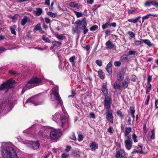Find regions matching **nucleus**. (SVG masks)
<instances>
[{"instance_id": "f257e3e1", "label": "nucleus", "mask_w": 158, "mask_h": 158, "mask_svg": "<svg viewBox=\"0 0 158 158\" xmlns=\"http://www.w3.org/2000/svg\"><path fill=\"white\" fill-rule=\"evenodd\" d=\"M58 88L57 86H55L53 89L52 93L51 94V99L53 101H56L55 107L57 108L58 107L62 105V101L58 93Z\"/></svg>"}, {"instance_id": "f03ea898", "label": "nucleus", "mask_w": 158, "mask_h": 158, "mask_svg": "<svg viewBox=\"0 0 158 158\" xmlns=\"http://www.w3.org/2000/svg\"><path fill=\"white\" fill-rule=\"evenodd\" d=\"M42 80L40 78L36 77L32 78L25 85L23 90H25L38 85L40 84Z\"/></svg>"}, {"instance_id": "7ed1b4c3", "label": "nucleus", "mask_w": 158, "mask_h": 158, "mask_svg": "<svg viewBox=\"0 0 158 158\" xmlns=\"http://www.w3.org/2000/svg\"><path fill=\"white\" fill-rule=\"evenodd\" d=\"M5 158H18L15 149L12 147L7 146L3 152Z\"/></svg>"}, {"instance_id": "20e7f679", "label": "nucleus", "mask_w": 158, "mask_h": 158, "mask_svg": "<svg viewBox=\"0 0 158 158\" xmlns=\"http://www.w3.org/2000/svg\"><path fill=\"white\" fill-rule=\"evenodd\" d=\"M11 101L5 100L0 104V113H7L10 110L13 106Z\"/></svg>"}, {"instance_id": "39448f33", "label": "nucleus", "mask_w": 158, "mask_h": 158, "mask_svg": "<svg viewBox=\"0 0 158 158\" xmlns=\"http://www.w3.org/2000/svg\"><path fill=\"white\" fill-rule=\"evenodd\" d=\"M52 119L57 123H59V125L62 127L65 121V116L60 115L59 112L56 113L52 116Z\"/></svg>"}, {"instance_id": "423d86ee", "label": "nucleus", "mask_w": 158, "mask_h": 158, "mask_svg": "<svg viewBox=\"0 0 158 158\" xmlns=\"http://www.w3.org/2000/svg\"><path fill=\"white\" fill-rule=\"evenodd\" d=\"M15 81L14 80L10 79L3 83L0 86V90H5L10 88L13 84L15 83Z\"/></svg>"}, {"instance_id": "0eeeda50", "label": "nucleus", "mask_w": 158, "mask_h": 158, "mask_svg": "<svg viewBox=\"0 0 158 158\" xmlns=\"http://www.w3.org/2000/svg\"><path fill=\"white\" fill-rule=\"evenodd\" d=\"M50 132V137L52 139H56L61 135L60 129H52Z\"/></svg>"}, {"instance_id": "6e6552de", "label": "nucleus", "mask_w": 158, "mask_h": 158, "mask_svg": "<svg viewBox=\"0 0 158 158\" xmlns=\"http://www.w3.org/2000/svg\"><path fill=\"white\" fill-rule=\"evenodd\" d=\"M82 21H84V23L81 26H78L77 27L76 33L78 34L83 29V33L84 34H85L88 32V30L86 27L87 23L85 18H84L82 19Z\"/></svg>"}, {"instance_id": "1a4fd4ad", "label": "nucleus", "mask_w": 158, "mask_h": 158, "mask_svg": "<svg viewBox=\"0 0 158 158\" xmlns=\"http://www.w3.org/2000/svg\"><path fill=\"white\" fill-rule=\"evenodd\" d=\"M130 112L128 113L126 118V121L128 124H131V118H132L133 120H134L135 117L134 114L135 111L134 107L133 106H130Z\"/></svg>"}, {"instance_id": "9d476101", "label": "nucleus", "mask_w": 158, "mask_h": 158, "mask_svg": "<svg viewBox=\"0 0 158 158\" xmlns=\"http://www.w3.org/2000/svg\"><path fill=\"white\" fill-rule=\"evenodd\" d=\"M112 101L110 96H107L105 97L104 100V106L107 110L111 109V105Z\"/></svg>"}, {"instance_id": "9b49d317", "label": "nucleus", "mask_w": 158, "mask_h": 158, "mask_svg": "<svg viewBox=\"0 0 158 158\" xmlns=\"http://www.w3.org/2000/svg\"><path fill=\"white\" fill-rule=\"evenodd\" d=\"M37 96H35L31 97L30 99L27 100L26 102V103L31 102L34 104L35 106L39 105L43 103V102H40L39 100L37 99Z\"/></svg>"}, {"instance_id": "f8f14e48", "label": "nucleus", "mask_w": 158, "mask_h": 158, "mask_svg": "<svg viewBox=\"0 0 158 158\" xmlns=\"http://www.w3.org/2000/svg\"><path fill=\"white\" fill-rule=\"evenodd\" d=\"M124 143L126 148L128 150L131 149L132 146V142L130 136H127V139L125 140Z\"/></svg>"}, {"instance_id": "ddd939ff", "label": "nucleus", "mask_w": 158, "mask_h": 158, "mask_svg": "<svg viewBox=\"0 0 158 158\" xmlns=\"http://www.w3.org/2000/svg\"><path fill=\"white\" fill-rule=\"evenodd\" d=\"M112 112L113 111L111 109H109L107 110L106 113V119L112 123H113Z\"/></svg>"}, {"instance_id": "4468645a", "label": "nucleus", "mask_w": 158, "mask_h": 158, "mask_svg": "<svg viewBox=\"0 0 158 158\" xmlns=\"http://www.w3.org/2000/svg\"><path fill=\"white\" fill-rule=\"evenodd\" d=\"M101 90L104 96H108V89L107 88V85L105 83L102 84Z\"/></svg>"}, {"instance_id": "2eb2a0df", "label": "nucleus", "mask_w": 158, "mask_h": 158, "mask_svg": "<svg viewBox=\"0 0 158 158\" xmlns=\"http://www.w3.org/2000/svg\"><path fill=\"white\" fill-rule=\"evenodd\" d=\"M124 155V151L123 150L121 149L117 152L116 157V158H123V156Z\"/></svg>"}, {"instance_id": "dca6fc26", "label": "nucleus", "mask_w": 158, "mask_h": 158, "mask_svg": "<svg viewBox=\"0 0 158 158\" xmlns=\"http://www.w3.org/2000/svg\"><path fill=\"white\" fill-rule=\"evenodd\" d=\"M130 83V80L128 77H127L125 80L123 82L122 86L124 89H126L128 86V84Z\"/></svg>"}, {"instance_id": "f3484780", "label": "nucleus", "mask_w": 158, "mask_h": 158, "mask_svg": "<svg viewBox=\"0 0 158 158\" xmlns=\"http://www.w3.org/2000/svg\"><path fill=\"white\" fill-rule=\"evenodd\" d=\"M124 74L122 72H120L117 73V78L118 80L121 81L124 79Z\"/></svg>"}, {"instance_id": "a211bd4d", "label": "nucleus", "mask_w": 158, "mask_h": 158, "mask_svg": "<svg viewBox=\"0 0 158 158\" xmlns=\"http://www.w3.org/2000/svg\"><path fill=\"white\" fill-rule=\"evenodd\" d=\"M112 66V62L111 61H110L106 65V68L107 71L110 75H111L112 74V69L111 68Z\"/></svg>"}, {"instance_id": "6ab92c4d", "label": "nucleus", "mask_w": 158, "mask_h": 158, "mask_svg": "<svg viewBox=\"0 0 158 158\" xmlns=\"http://www.w3.org/2000/svg\"><path fill=\"white\" fill-rule=\"evenodd\" d=\"M106 46L109 49H112L116 47L115 45L110 40L106 43Z\"/></svg>"}, {"instance_id": "aec40b11", "label": "nucleus", "mask_w": 158, "mask_h": 158, "mask_svg": "<svg viewBox=\"0 0 158 158\" xmlns=\"http://www.w3.org/2000/svg\"><path fill=\"white\" fill-rule=\"evenodd\" d=\"M90 147L92 151H95L98 148V145L97 143L94 142H93L90 143Z\"/></svg>"}, {"instance_id": "412c9836", "label": "nucleus", "mask_w": 158, "mask_h": 158, "mask_svg": "<svg viewBox=\"0 0 158 158\" xmlns=\"http://www.w3.org/2000/svg\"><path fill=\"white\" fill-rule=\"evenodd\" d=\"M40 145V143L39 142L37 141L33 142L31 145V147L33 149H36L39 147Z\"/></svg>"}, {"instance_id": "4be33fe9", "label": "nucleus", "mask_w": 158, "mask_h": 158, "mask_svg": "<svg viewBox=\"0 0 158 158\" xmlns=\"http://www.w3.org/2000/svg\"><path fill=\"white\" fill-rule=\"evenodd\" d=\"M75 23L77 25V26L75 28V30L74 31L75 32H76L77 27L78 26H81L84 23V21H82V19L81 21L80 20H78L75 22Z\"/></svg>"}, {"instance_id": "5701e85b", "label": "nucleus", "mask_w": 158, "mask_h": 158, "mask_svg": "<svg viewBox=\"0 0 158 158\" xmlns=\"http://www.w3.org/2000/svg\"><path fill=\"white\" fill-rule=\"evenodd\" d=\"M34 12L36 15L39 16L42 14L43 10L41 8H36V10L34 11Z\"/></svg>"}, {"instance_id": "b1692460", "label": "nucleus", "mask_w": 158, "mask_h": 158, "mask_svg": "<svg viewBox=\"0 0 158 158\" xmlns=\"http://www.w3.org/2000/svg\"><path fill=\"white\" fill-rule=\"evenodd\" d=\"M76 59V57L75 56H73L69 59V61L71 63L72 66H75L76 62L75 60Z\"/></svg>"}, {"instance_id": "393cba45", "label": "nucleus", "mask_w": 158, "mask_h": 158, "mask_svg": "<svg viewBox=\"0 0 158 158\" xmlns=\"http://www.w3.org/2000/svg\"><path fill=\"white\" fill-rule=\"evenodd\" d=\"M52 48L58 47L60 46L62 44L61 42L58 41H54L52 42Z\"/></svg>"}, {"instance_id": "a878e982", "label": "nucleus", "mask_w": 158, "mask_h": 158, "mask_svg": "<svg viewBox=\"0 0 158 158\" xmlns=\"http://www.w3.org/2000/svg\"><path fill=\"white\" fill-rule=\"evenodd\" d=\"M140 18L141 17L140 16H139L137 18L135 19H129L127 21L129 22L133 23H136L139 21Z\"/></svg>"}, {"instance_id": "bb28decb", "label": "nucleus", "mask_w": 158, "mask_h": 158, "mask_svg": "<svg viewBox=\"0 0 158 158\" xmlns=\"http://www.w3.org/2000/svg\"><path fill=\"white\" fill-rule=\"evenodd\" d=\"M143 43H144L148 46L151 47L153 45V44L149 40H142Z\"/></svg>"}, {"instance_id": "cd10ccee", "label": "nucleus", "mask_w": 158, "mask_h": 158, "mask_svg": "<svg viewBox=\"0 0 158 158\" xmlns=\"http://www.w3.org/2000/svg\"><path fill=\"white\" fill-rule=\"evenodd\" d=\"M152 85L150 83H147L146 87V93L147 94L149 92L151 89Z\"/></svg>"}, {"instance_id": "c85d7f7f", "label": "nucleus", "mask_w": 158, "mask_h": 158, "mask_svg": "<svg viewBox=\"0 0 158 158\" xmlns=\"http://www.w3.org/2000/svg\"><path fill=\"white\" fill-rule=\"evenodd\" d=\"M56 36L57 38L60 40H62L65 38V37L64 34L59 35L57 34L56 35Z\"/></svg>"}, {"instance_id": "c756f323", "label": "nucleus", "mask_w": 158, "mask_h": 158, "mask_svg": "<svg viewBox=\"0 0 158 158\" xmlns=\"http://www.w3.org/2000/svg\"><path fill=\"white\" fill-rule=\"evenodd\" d=\"M98 74L99 77L101 79H104L105 78V76H104L103 73L102 72V70H99L98 72Z\"/></svg>"}, {"instance_id": "7c9ffc66", "label": "nucleus", "mask_w": 158, "mask_h": 158, "mask_svg": "<svg viewBox=\"0 0 158 158\" xmlns=\"http://www.w3.org/2000/svg\"><path fill=\"white\" fill-rule=\"evenodd\" d=\"M27 17L26 16H24L21 22V25L23 26H24L27 22Z\"/></svg>"}, {"instance_id": "2f4dec72", "label": "nucleus", "mask_w": 158, "mask_h": 158, "mask_svg": "<svg viewBox=\"0 0 158 158\" xmlns=\"http://www.w3.org/2000/svg\"><path fill=\"white\" fill-rule=\"evenodd\" d=\"M41 28V25L40 24L38 23L37 24L35 27V28L33 29V31L35 32L36 31L39 30Z\"/></svg>"}, {"instance_id": "473e14b6", "label": "nucleus", "mask_w": 158, "mask_h": 158, "mask_svg": "<svg viewBox=\"0 0 158 158\" xmlns=\"http://www.w3.org/2000/svg\"><path fill=\"white\" fill-rule=\"evenodd\" d=\"M42 39L46 42L50 43L51 41L50 39L45 35H43L42 36Z\"/></svg>"}, {"instance_id": "72a5a7b5", "label": "nucleus", "mask_w": 158, "mask_h": 158, "mask_svg": "<svg viewBox=\"0 0 158 158\" xmlns=\"http://www.w3.org/2000/svg\"><path fill=\"white\" fill-rule=\"evenodd\" d=\"M16 26L14 25L13 26V28L11 27H10V29L11 33L12 34H14L15 35H16V32L15 30V28H16Z\"/></svg>"}, {"instance_id": "f704fd0d", "label": "nucleus", "mask_w": 158, "mask_h": 158, "mask_svg": "<svg viewBox=\"0 0 158 158\" xmlns=\"http://www.w3.org/2000/svg\"><path fill=\"white\" fill-rule=\"evenodd\" d=\"M69 6L72 7H76L78 6V4L74 2H71L69 3Z\"/></svg>"}, {"instance_id": "c9c22d12", "label": "nucleus", "mask_w": 158, "mask_h": 158, "mask_svg": "<svg viewBox=\"0 0 158 158\" xmlns=\"http://www.w3.org/2000/svg\"><path fill=\"white\" fill-rule=\"evenodd\" d=\"M131 129H126L124 132L125 136H127L129 133L131 131Z\"/></svg>"}, {"instance_id": "e433bc0d", "label": "nucleus", "mask_w": 158, "mask_h": 158, "mask_svg": "<svg viewBox=\"0 0 158 158\" xmlns=\"http://www.w3.org/2000/svg\"><path fill=\"white\" fill-rule=\"evenodd\" d=\"M108 27H109V22H107L105 24L102 25V29L103 30L105 29Z\"/></svg>"}, {"instance_id": "4c0bfd02", "label": "nucleus", "mask_w": 158, "mask_h": 158, "mask_svg": "<svg viewBox=\"0 0 158 158\" xmlns=\"http://www.w3.org/2000/svg\"><path fill=\"white\" fill-rule=\"evenodd\" d=\"M152 135L150 137L152 139H154L155 138V131L154 129L152 130L151 131Z\"/></svg>"}, {"instance_id": "58836bf2", "label": "nucleus", "mask_w": 158, "mask_h": 158, "mask_svg": "<svg viewBox=\"0 0 158 158\" xmlns=\"http://www.w3.org/2000/svg\"><path fill=\"white\" fill-rule=\"evenodd\" d=\"M74 12L76 15L77 18L81 17L82 16V14L81 12H78L76 11H74Z\"/></svg>"}, {"instance_id": "ea45409f", "label": "nucleus", "mask_w": 158, "mask_h": 158, "mask_svg": "<svg viewBox=\"0 0 158 158\" xmlns=\"http://www.w3.org/2000/svg\"><path fill=\"white\" fill-rule=\"evenodd\" d=\"M98 28V26L95 25L91 27L90 28V30L91 31H94L97 29Z\"/></svg>"}, {"instance_id": "a19ab883", "label": "nucleus", "mask_w": 158, "mask_h": 158, "mask_svg": "<svg viewBox=\"0 0 158 158\" xmlns=\"http://www.w3.org/2000/svg\"><path fill=\"white\" fill-rule=\"evenodd\" d=\"M48 15L49 16L53 18L56 17L57 15L56 14L52 13L51 12H49L48 13Z\"/></svg>"}, {"instance_id": "79ce46f5", "label": "nucleus", "mask_w": 158, "mask_h": 158, "mask_svg": "<svg viewBox=\"0 0 158 158\" xmlns=\"http://www.w3.org/2000/svg\"><path fill=\"white\" fill-rule=\"evenodd\" d=\"M142 43H143V41H142V40H141V41H140L139 40H136L135 42V45L136 46H139V45H141V44Z\"/></svg>"}, {"instance_id": "37998d69", "label": "nucleus", "mask_w": 158, "mask_h": 158, "mask_svg": "<svg viewBox=\"0 0 158 158\" xmlns=\"http://www.w3.org/2000/svg\"><path fill=\"white\" fill-rule=\"evenodd\" d=\"M121 87L120 85L117 83H115L114 85V88L115 89H119Z\"/></svg>"}, {"instance_id": "c03bdc74", "label": "nucleus", "mask_w": 158, "mask_h": 158, "mask_svg": "<svg viewBox=\"0 0 158 158\" xmlns=\"http://www.w3.org/2000/svg\"><path fill=\"white\" fill-rule=\"evenodd\" d=\"M117 114L121 118H122L123 117L124 115L120 110H118L117 111Z\"/></svg>"}, {"instance_id": "a18cd8bd", "label": "nucleus", "mask_w": 158, "mask_h": 158, "mask_svg": "<svg viewBox=\"0 0 158 158\" xmlns=\"http://www.w3.org/2000/svg\"><path fill=\"white\" fill-rule=\"evenodd\" d=\"M137 136L134 133L132 135V139L134 142L136 143L138 142V140L137 139Z\"/></svg>"}, {"instance_id": "49530a36", "label": "nucleus", "mask_w": 158, "mask_h": 158, "mask_svg": "<svg viewBox=\"0 0 158 158\" xmlns=\"http://www.w3.org/2000/svg\"><path fill=\"white\" fill-rule=\"evenodd\" d=\"M76 90L75 89H73L72 90V94L68 96V97L69 98L70 97H73L75 96L76 93H75Z\"/></svg>"}, {"instance_id": "de8ad7c7", "label": "nucleus", "mask_w": 158, "mask_h": 158, "mask_svg": "<svg viewBox=\"0 0 158 158\" xmlns=\"http://www.w3.org/2000/svg\"><path fill=\"white\" fill-rule=\"evenodd\" d=\"M127 33L131 38H133L135 36V34L132 31H129Z\"/></svg>"}, {"instance_id": "09e8293b", "label": "nucleus", "mask_w": 158, "mask_h": 158, "mask_svg": "<svg viewBox=\"0 0 158 158\" xmlns=\"http://www.w3.org/2000/svg\"><path fill=\"white\" fill-rule=\"evenodd\" d=\"M95 62L99 66H101L102 65V62L101 60H96Z\"/></svg>"}, {"instance_id": "8fccbe9b", "label": "nucleus", "mask_w": 158, "mask_h": 158, "mask_svg": "<svg viewBox=\"0 0 158 158\" xmlns=\"http://www.w3.org/2000/svg\"><path fill=\"white\" fill-rule=\"evenodd\" d=\"M70 138L71 139H72L74 140H75L76 139V138L74 134L73 133H72L70 136Z\"/></svg>"}, {"instance_id": "3c124183", "label": "nucleus", "mask_w": 158, "mask_h": 158, "mask_svg": "<svg viewBox=\"0 0 158 158\" xmlns=\"http://www.w3.org/2000/svg\"><path fill=\"white\" fill-rule=\"evenodd\" d=\"M150 15H147L145 16L142 17V23H143L144 21L146 19H148L149 18Z\"/></svg>"}, {"instance_id": "603ef678", "label": "nucleus", "mask_w": 158, "mask_h": 158, "mask_svg": "<svg viewBox=\"0 0 158 158\" xmlns=\"http://www.w3.org/2000/svg\"><path fill=\"white\" fill-rule=\"evenodd\" d=\"M83 136L82 135H79L78 137V140L79 141H81L83 140Z\"/></svg>"}, {"instance_id": "864d4df0", "label": "nucleus", "mask_w": 158, "mask_h": 158, "mask_svg": "<svg viewBox=\"0 0 158 158\" xmlns=\"http://www.w3.org/2000/svg\"><path fill=\"white\" fill-rule=\"evenodd\" d=\"M137 78L134 75H132L131 77V80L133 82H135Z\"/></svg>"}, {"instance_id": "5fc2aeb1", "label": "nucleus", "mask_w": 158, "mask_h": 158, "mask_svg": "<svg viewBox=\"0 0 158 158\" xmlns=\"http://www.w3.org/2000/svg\"><path fill=\"white\" fill-rule=\"evenodd\" d=\"M152 3H153V6L156 7H158V2L155 1V0H153L152 1Z\"/></svg>"}, {"instance_id": "6e6d98bb", "label": "nucleus", "mask_w": 158, "mask_h": 158, "mask_svg": "<svg viewBox=\"0 0 158 158\" xmlns=\"http://www.w3.org/2000/svg\"><path fill=\"white\" fill-rule=\"evenodd\" d=\"M136 52V51H133L132 50L130 51L128 53V54L129 55H135Z\"/></svg>"}, {"instance_id": "4d7b16f0", "label": "nucleus", "mask_w": 158, "mask_h": 158, "mask_svg": "<svg viewBox=\"0 0 158 158\" xmlns=\"http://www.w3.org/2000/svg\"><path fill=\"white\" fill-rule=\"evenodd\" d=\"M68 154L64 153L62 154L61 157L62 158H67L68 157Z\"/></svg>"}, {"instance_id": "13d9d810", "label": "nucleus", "mask_w": 158, "mask_h": 158, "mask_svg": "<svg viewBox=\"0 0 158 158\" xmlns=\"http://www.w3.org/2000/svg\"><path fill=\"white\" fill-rule=\"evenodd\" d=\"M144 6L146 7L150 6H151L150 1H147L144 3Z\"/></svg>"}, {"instance_id": "bf43d9fd", "label": "nucleus", "mask_w": 158, "mask_h": 158, "mask_svg": "<svg viewBox=\"0 0 158 158\" xmlns=\"http://www.w3.org/2000/svg\"><path fill=\"white\" fill-rule=\"evenodd\" d=\"M121 64L120 62L119 61H115L114 63V65L115 66H119Z\"/></svg>"}, {"instance_id": "052dcab7", "label": "nucleus", "mask_w": 158, "mask_h": 158, "mask_svg": "<svg viewBox=\"0 0 158 158\" xmlns=\"http://www.w3.org/2000/svg\"><path fill=\"white\" fill-rule=\"evenodd\" d=\"M133 152L134 153H139L141 154H143V152L142 150H141L140 151H138L137 150H135L133 151Z\"/></svg>"}, {"instance_id": "680f3d73", "label": "nucleus", "mask_w": 158, "mask_h": 158, "mask_svg": "<svg viewBox=\"0 0 158 158\" xmlns=\"http://www.w3.org/2000/svg\"><path fill=\"white\" fill-rule=\"evenodd\" d=\"M100 6L99 5H95L93 6L92 10H95L97 8L99 7Z\"/></svg>"}, {"instance_id": "e2e57ef3", "label": "nucleus", "mask_w": 158, "mask_h": 158, "mask_svg": "<svg viewBox=\"0 0 158 158\" xmlns=\"http://www.w3.org/2000/svg\"><path fill=\"white\" fill-rule=\"evenodd\" d=\"M71 146L67 145L66 146V148L65 149V151L68 152L71 150Z\"/></svg>"}, {"instance_id": "0e129e2a", "label": "nucleus", "mask_w": 158, "mask_h": 158, "mask_svg": "<svg viewBox=\"0 0 158 158\" xmlns=\"http://www.w3.org/2000/svg\"><path fill=\"white\" fill-rule=\"evenodd\" d=\"M9 73L11 74L14 75L16 76L17 75L16 73L14 71H13L12 70H10L9 71Z\"/></svg>"}, {"instance_id": "69168bd1", "label": "nucleus", "mask_w": 158, "mask_h": 158, "mask_svg": "<svg viewBox=\"0 0 158 158\" xmlns=\"http://www.w3.org/2000/svg\"><path fill=\"white\" fill-rule=\"evenodd\" d=\"M152 77L151 76L149 75L148 76V79H147V83H150V82L152 80Z\"/></svg>"}, {"instance_id": "338daca9", "label": "nucleus", "mask_w": 158, "mask_h": 158, "mask_svg": "<svg viewBox=\"0 0 158 158\" xmlns=\"http://www.w3.org/2000/svg\"><path fill=\"white\" fill-rule=\"evenodd\" d=\"M127 12L128 14H135V12L134 10L129 9L127 10Z\"/></svg>"}, {"instance_id": "774afa93", "label": "nucleus", "mask_w": 158, "mask_h": 158, "mask_svg": "<svg viewBox=\"0 0 158 158\" xmlns=\"http://www.w3.org/2000/svg\"><path fill=\"white\" fill-rule=\"evenodd\" d=\"M45 20L46 23L47 24L49 23L50 22V19L48 18H45Z\"/></svg>"}]
</instances>
